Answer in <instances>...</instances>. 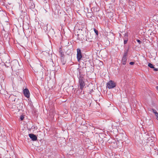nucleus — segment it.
<instances>
[{
	"instance_id": "obj_1",
	"label": "nucleus",
	"mask_w": 158,
	"mask_h": 158,
	"mask_svg": "<svg viewBox=\"0 0 158 158\" xmlns=\"http://www.w3.org/2000/svg\"><path fill=\"white\" fill-rule=\"evenodd\" d=\"M79 78V85L80 89L81 90H83L84 87L85 85V79L84 78Z\"/></svg>"
},
{
	"instance_id": "obj_2",
	"label": "nucleus",
	"mask_w": 158,
	"mask_h": 158,
	"mask_svg": "<svg viewBox=\"0 0 158 158\" xmlns=\"http://www.w3.org/2000/svg\"><path fill=\"white\" fill-rule=\"evenodd\" d=\"M78 72L79 74V77L78 75V78H84L86 72L85 69L83 68L78 69Z\"/></svg>"
},
{
	"instance_id": "obj_3",
	"label": "nucleus",
	"mask_w": 158,
	"mask_h": 158,
	"mask_svg": "<svg viewBox=\"0 0 158 158\" xmlns=\"http://www.w3.org/2000/svg\"><path fill=\"white\" fill-rule=\"evenodd\" d=\"M116 85V83L114 81L110 80L107 83L106 87L109 89H110L114 88Z\"/></svg>"
},
{
	"instance_id": "obj_4",
	"label": "nucleus",
	"mask_w": 158,
	"mask_h": 158,
	"mask_svg": "<svg viewBox=\"0 0 158 158\" xmlns=\"http://www.w3.org/2000/svg\"><path fill=\"white\" fill-rule=\"evenodd\" d=\"M23 93L25 96L27 98L30 96V93L29 90L27 88L23 89Z\"/></svg>"
},
{
	"instance_id": "obj_5",
	"label": "nucleus",
	"mask_w": 158,
	"mask_h": 158,
	"mask_svg": "<svg viewBox=\"0 0 158 158\" xmlns=\"http://www.w3.org/2000/svg\"><path fill=\"white\" fill-rule=\"evenodd\" d=\"M77 59H81L82 57V55L81 53V50L80 49L78 48L77 49Z\"/></svg>"
},
{
	"instance_id": "obj_6",
	"label": "nucleus",
	"mask_w": 158,
	"mask_h": 158,
	"mask_svg": "<svg viewBox=\"0 0 158 158\" xmlns=\"http://www.w3.org/2000/svg\"><path fill=\"white\" fill-rule=\"evenodd\" d=\"M30 138L31 140L33 141H36L37 140V137L36 135L34 134H29Z\"/></svg>"
},
{
	"instance_id": "obj_7",
	"label": "nucleus",
	"mask_w": 158,
	"mask_h": 158,
	"mask_svg": "<svg viewBox=\"0 0 158 158\" xmlns=\"http://www.w3.org/2000/svg\"><path fill=\"white\" fill-rule=\"evenodd\" d=\"M86 105L90 106L92 102V100L90 98H86L85 100Z\"/></svg>"
},
{
	"instance_id": "obj_8",
	"label": "nucleus",
	"mask_w": 158,
	"mask_h": 158,
	"mask_svg": "<svg viewBox=\"0 0 158 158\" xmlns=\"http://www.w3.org/2000/svg\"><path fill=\"white\" fill-rule=\"evenodd\" d=\"M10 60H3V65L6 66L8 67L10 65Z\"/></svg>"
},
{
	"instance_id": "obj_9",
	"label": "nucleus",
	"mask_w": 158,
	"mask_h": 158,
	"mask_svg": "<svg viewBox=\"0 0 158 158\" xmlns=\"http://www.w3.org/2000/svg\"><path fill=\"white\" fill-rule=\"evenodd\" d=\"M27 14V11L26 9H24L23 10H22L21 13V18H22L23 17H24L25 15H26Z\"/></svg>"
},
{
	"instance_id": "obj_10",
	"label": "nucleus",
	"mask_w": 158,
	"mask_h": 158,
	"mask_svg": "<svg viewBox=\"0 0 158 158\" xmlns=\"http://www.w3.org/2000/svg\"><path fill=\"white\" fill-rule=\"evenodd\" d=\"M95 62H96L98 64V65L99 66H102L103 65V62L101 61L100 60H94Z\"/></svg>"
},
{
	"instance_id": "obj_11",
	"label": "nucleus",
	"mask_w": 158,
	"mask_h": 158,
	"mask_svg": "<svg viewBox=\"0 0 158 158\" xmlns=\"http://www.w3.org/2000/svg\"><path fill=\"white\" fill-rule=\"evenodd\" d=\"M128 51V49H127V51H125L122 59H126V56H127Z\"/></svg>"
},
{
	"instance_id": "obj_12",
	"label": "nucleus",
	"mask_w": 158,
	"mask_h": 158,
	"mask_svg": "<svg viewBox=\"0 0 158 158\" xmlns=\"http://www.w3.org/2000/svg\"><path fill=\"white\" fill-rule=\"evenodd\" d=\"M108 142L109 143H115L116 142L114 140L112 139H109L108 141Z\"/></svg>"
},
{
	"instance_id": "obj_13",
	"label": "nucleus",
	"mask_w": 158,
	"mask_h": 158,
	"mask_svg": "<svg viewBox=\"0 0 158 158\" xmlns=\"http://www.w3.org/2000/svg\"><path fill=\"white\" fill-rule=\"evenodd\" d=\"M48 24L46 25L45 26H44V29L45 30V31L46 32H48V33L49 31V30L48 29L47 25Z\"/></svg>"
},
{
	"instance_id": "obj_14",
	"label": "nucleus",
	"mask_w": 158,
	"mask_h": 158,
	"mask_svg": "<svg viewBox=\"0 0 158 158\" xmlns=\"http://www.w3.org/2000/svg\"><path fill=\"white\" fill-rule=\"evenodd\" d=\"M60 63H61L62 65H64L66 62L65 60H60Z\"/></svg>"
},
{
	"instance_id": "obj_15",
	"label": "nucleus",
	"mask_w": 158,
	"mask_h": 158,
	"mask_svg": "<svg viewBox=\"0 0 158 158\" xmlns=\"http://www.w3.org/2000/svg\"><path fill=\"white\" fill-rule=\"evenodd\" d=\"M92 15V13H87V16L88 18L91 17Z\"/></svg>"
},
{
	"instance_id": "obj_16",
	"label": "nucleus",
	"mask_w": 158,
	"mask_h": 158,
	"mask_svg": "<svg viewBox=\"0 0 158 158\" xmlns=\"http://www.w3.org/2000/svg\"><path fill=\"white\" fill-rule=\"evenodd\" d=\"M148 66L150 68H152V69L154 68V66L152 64L150 63H149L148 64Z\"/></svg>"
},
{
	"instance_id": "obj_17",
	"label": "nucleus",
	"mask_w": 158,
	"mask_h": 158,
	"mask_svg": "<svg viewBox=\"0 0 158 158\" xmlns=\"http://www.w3.org/2000/svg\"><path fill=\"white\" fill-rule=\"evenodd\" d=\"M24 58L25 59H29L30 58V56L28 53L27 55H25Z\"/></svg>"
},
{
	"instance_id": "obj_18",
	"label": "nucleus",
	"mask_w": 158,
	"mask_h": 158,
	"mask_svg": "<svg viewBox=\"0 0 158 158\" xmlns=\"http://www.w3.org/2000/svg\"><path fill=\"white\" fill-rule=\"evenodd\" d=\"M152 110L153 111V112L155 114V113H157L156 110H155V109H152Z\"/></svg>"
},
{
	"instance_id": "obj_19",
	"label": "nucleus",
	"mask_w": 158,
	"mask_h": 158,
	"mask_svg": "<svg viewBox=\"0 0 158 158\" xmlns=\"http://www.w3.org/2000/svg\"><path fill=\"white\" fill-rule=\"evenodd\" d=\"M94 31L95 32L96 34V35H97L98 34V31L97 30H96L95 28L94 29Z\"/></svg>"
},
{
	"instance_id": "obj_20",
	"label": "nucleus",
	"mask_w": 158,
	"mask_h": 158,
	"mask_svg": "<svg viewBox=\"0 0 158 158\" xmlns=\"http://www.w3.org/2000/svg\"><path fill=\"white\" fill-rule=\"evenodd\" d=\"M24 117L23 116L21 115L20 116V119L21 120V121L23 120L24 119Z\"/></svg>"
},
{
	"instance_id": "obj_21",
	"label": "nucleus",
	"mask_w": 158,
	"mask_h": 158,
	"mask_svg": "<svg viewBox=\"0 0 158 158\" xmlns=\"http://www.w3.org/2000/svg\"><path fill=\"white\" fill-rule=\"evenodd\" d=\"M137 41L139 43V44H140L141 43H142V42H141L139 40L137 39Z\"/></svg>"
},
{
	"instance_id": "obj_22",
	"label": "nucleus",
	"mask_w": 158,
	"mask_h": 158,
	"mask_svg": "<svg viewBox=\"0 0 158 158\" xmlns=\"http://www.w3.org/2000/svg\"><path fill=\"white\" fill-rule=\"evenodd\" d=\"M126 60H125L124 61H123L122 63H123V64L125 65L126 64Z\"/></svg>"
},
{
	"instance_id": "obj_23",
	"label": "nucleus",
	"mask_w": 158,
	"mask_h": 158,
	"mask_svg": "<svg viewBox=\"0 0 158 158\" xmlns=\"http://www.w3.org/2000/svg\"><path fill=\"white\" fill-rule=\"evenodd\" d=\"M155 115L157 119L158 120V113L157 112L155 113Z\"/></svg>"
},
{
	"instance_id": "obj_24",
	"label": "nucleus",
	"mask_w": 158,
	"mask_h": 158,
	"mask_svg": "<svg viewBox=\"0 0 158 158\" xmlns=\"http://www.w3.org/2000/svg\"><path fill=\"white\" fill-rule=\"evenodd\" d=\"M59 52L61 56L63 57L64 56V55L63 54V53H62L61 52Z\"/></svg>"
},
{
	"instance_id": "obj_25",
	"label": "nucleus",
	"mask_w": 158,
	"mask_h": 158,
	"mask_svg": "<svg viewBox=\"0 0 158 158\" xmlns=\"http://www.w3.org/2000/svg\"><path fill=\"white\" fill-rule=\"evenodd\" d=\"M135 64L134 62H131L129 64L130 65H134Z\"/></svg>"
},
{
	"instance_id": "obj_26",
	"label": "nucleus",
	"mask_w": 158,
	"mask_h": 158,
	"mask_svg": "<svg viewBox=\"0 0 158 158\" xmlns=\"http://www.w3.org/2000/svg\"><path fill=\"white\" fill-rule=\"evenodd\" d=\"M153 69V70L155 71H158V69L157 68H155L154 67V68Z\"/></svg>"
},
{
	"instance_id": "obj_27",
	"label": "nucleus",
	"mask_w": 158,
	"mask_h": 158,
	"mask_svg": "<svg viewBox=\"0 0 158 158\" xmlns=\"http://www.w3.org/2000/svg\"><path fill=\"white\" fill-rule=\"evenodd\" d=\"M2 60H0V64H1L2 63V64L3 65V61H2Z\"/></svg>"
},
{
	"instance_id": "obj_28",
	"label": "nucleus",
	"mask_w": 158,
	"mask_h": 158,
	"mask_svg": "<svg viewBox=\"0 0 158 158\" xmlns=\"http://www.w3.org/2000/svg\"><path fill=\"white\" fill-rule=\"evenodd\" d=\"M127 40H124V44H126L127 43Z\"/></svg>"
},
{
	"instance_id": "obj_29",
	"label": "nucleus",
	"mask_w": 158,
	"mask_h": 158,
	"mask_svg": "<svg viewBox=\"0 0 158 158\" xmlns=\"http://www.w3.org/2000/svg\"><path fill=\"white\" fill-rule=\"evenodd\" d=\"M125 36H126V37H128V35L127 34L125 33Z\"/></svg>"
},
{
	"instance_id": "obj_30",
	"label": "nucleus",
	"mask_w": 158,
	"mask_h": 158,
	"mask_svg": "<svg viewBox=\"0 0 158 158\" xmlns=\"http://www.w3.org/2000/svg\"><path fill=\"white\" fill-rule=\"evenodd\" d=\"M122 136V135H120L118 136H118V137H120Z\"/></svg>"
},
{
	"instance_id": "obj_31",
	"label": "nucleus",
	"mask_w": 158,
	"mask_h": 158,
	"mask_svg": "<svg viewBox=\"0 0 158 158\" xmlns=\"http://www.w3.org/2000/svg\"><path fill=\"white\" fill-rule=\"evenodd\" d=\"M156 89L157 90H158V86H157L156 87Z\"/></svg>"
},
{
	"instance_id": "obj_32",
	"label": "nucleus",
	"mask_w": 158,
	"mask_h": 158,
	"mask_svg": "<svg viewBox=\"0 0 158 158\" xmlns=\"http://www.w3.org/2000/svg\"><path fill=\"white\" fill-rule=\"evenodd\" d=\"M119 139H120V140H121L122 141L123 140V138H120Z\"/></svg>"
},
{
	"instance_id": "obj_33",
	"label": "nucleus",
	"mask_w": 158,
	"mask_h": 158,
	"mask_svg": "<svg viewBox=\"0 0 158 158\" xmlns=\"http://www.w3.org/2000/svg\"><path fill=\"white\" fill-rule=\"evenodd\" d=\"M81 60H78V61H79Z\"/></svg>"
},
{
	"instance_id": "obj_34",
	"label": "nucleus",
	"mask_w": 158,
	"mask_h": 158,
	"mask_svg": "<svg viewBox=\"0 0 158 158\" xmlns=\"http://www.w3.org/2000/svg\"><path fill=\"white\" fill-rule=\"evenodd\" d=\"M52 62H53V61L52 60Z\"/></svg>"
},
{
	"instance_id": "obj_35",
	"label": "nucleus",
	"mask_w": 158,
	"mask_h": 158,
	"mask_svg": "<svg viewBox=\"0 0 158 158\" xmlns=\"http://www.w3.org/2000/svg\"><path fill=\"white\" fill-rule=\"evenodd\" d=\"M131 2H129V4L130 3H131Z\"/></svg>"
}]
</instances>
